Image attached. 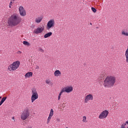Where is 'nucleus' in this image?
Here are the masks:
<instances>
[{"label": "nucleus", "instance_id": "nucleus-1", "mask_svg": "<svg viewBox=\"0 0 128 128\" xmlns=\"http://www.w3.org/2000/svg\"><path fill=\"white\" fill-rule=\"evenodd\" d=\"M10 26H16L22 22V18L16 14H12L8 20Z\"/></svg>", "mask_w": 128, "mask_h": 128}, {"label": "nucleus", "instance_id": "nucleus-2", "mask_svg": "<svg viewBox=\"0 0 128 128\" xmlns=\"http://www.w3.org/2000/svg\"><path fill=\"white\" fill-rule=\"evenodd\" d=\"M116 78L114 76H107L104 81L103 86L105 88H112L116 84Z\"/></svg>", "mask_w": 128, "mask_h": 128}, {"label": "nucleus", "instance_id": "nucleus-3", "mask_svg": "<svg viewBox=\"0 0 128 128\" xmlns=\"http://www.w3.org/2000/svg\"><path fill=\"white\" fill-rule=\"evenodd\" d=\"M20 62L18 60L15 61L8 66V70L9 72H14L20 68Z\"/></svg>", "mask_w": 128, "mask_h": 128}, {"label": "nucleus", "instance_id": "nucleus-4", "mask_svg": "<svg viewBox=\"0 0 128 128\" xmlns=\"http://www.w3.org/2000/svg\"><path fill=\"white\" fill-rule=\"evenodd\" d=\"M28 118H30V109L28 108H25L21 113L20 118L22 120H26Z\"/></svg>", "mask_w": 128, "mask_h": 128}, {"label": "nucleus", "instance_id": "nucleus-5", "mask_svg": "<svg viewBox=\"0 0 128 128\" xmlns=\"http://www.w3.org/2000/svg\"><path fill=\"white\" fill-rule=\"evenodd\" d=\"M32 95L31 96V102H34V100L38 98V91L36 88L32 89Z\"/></svg>", "mask_w": 128, "mask_h": 128}, {"label": "nucleus", "instance_id": "nucleus-6", "mask_svg": "<svg viewBox=\"0 0 128 128\" xmlns=\"http://www.w3.org/2000/svg\"><path fill=\"white\" fill-rule=\"evenodd\" d=\"M108 110H106L102 111L98 116L99 120H104V118H106L108 116Z\"/></svg>", "mask_w": 128, "mask_h": 128}, {"label": "nucleus", "instance_id": "nucleus-7", "mask_svg": "<svg viewBox=\"0 0 128 128\" xmlns=\"http://www.w3.org/2000/svg\"><path fill=\"white\" fill-rule=\"evenodd\" d=\"M56 24V22H54V20L52 19L50 20L46 24V28L47 30H50L52 28H54Z\"/></svg>", "mask_w": 128, "mask_h": 128}, {"label": "nucleus", "instance_id": "nucleus-8", "mask_svg": "<svg viewBox=\"0 0 128 128\" xmlns=\"http://www.w3.org/2000/svg\"><path fill=\"white\" fill-rule=\"evenodd\" d=\"M61 90L63 92H67V94H70V92H72L74 90V88L72 86H67L62 88Z\"/></svg>", "mask_w": 128, "mask_h": 128}, {"label": "nucleus", "instance_id": "nucleus-9", "mask_svg": "<svg viewBox=\"0 0 128 128\" xmlns=\"http://www.w3.org/2000/svg\"><path fill=\"white\" fill-rule=\"evenodd\" d=\"M90 100H94V96L92 94H88L84 99V102L85 104H88Z\"/></svg>", "mask_w": 128, "mask_h": 128}, {"label": "nucleus", "instance_id": "nucleus-10", "mask_svg": "<svg viewBox=\"0 0 128 128\" xmlns=\"http://www.w3.org/2000/svg\"><path fill=\"white\" fill-rule=\"evenodd\" d=\"M18 10H19L20 14V16H26V12L24 8L22 6H20L19 7Z\"/></svg>", "mask_w": 128, "mask_h": 128}, {"label": "nucleus", "instance_id": "nucleus-11", "mask_svg": "<svg viewBox=\"0 0 128 128\" xmlns=\"http://www.w3.org/2000/svg\"><path fill=\"white\" fill-rule=\"evenodd\" d=\"M44 30V27H38L37 28L35 29L34 31V34H42V32Z\"/></svg>", "mask_w": 128, "mask_h": 128}, {"label": "nucleus", "instance_id": "nucleus-12", "mask_svg": "<svg viewBox=\"0 0 128 128\" xmlns=\"http://www.w3.org/2000/svg\"><path fill=\"white\" fill-rule=\"evenodd\" d=\"M52 116H54V110L51 109L49 116L47 120V122H46L47 124H50V120H52Z\"/></svg>", "mask_w": 128, "mask_h": 128}, {"label": "nucleus", "instance_id": "nucleus-13", "mask_svg": "<svg viewBox=\"0 0 128 128\" xmlns=\"http://www.w3.org/2000/svg\"><path fill=\"white\" fill-rule=\"evenodd\" d=\"M42 16H38L35 18V22L36 24H40L42 22Z\"/></svg>", "mask_w": 128, "mask_h": 128}, {"label": "nucleus", "instance_id": "nucleus-14", "mask_svg": "<svg viewBox=\"0 0 128 128\" xmlns=\"http://www.w3.org/2000/svg\"><path fill=\"white\" fill-rule=\"evenodd\" d=\"M54 76L56 78H58V76H62V72L60 70H56L54 72Z\"/></svg>", "mask_w": 128, "mask_h": 128}, {"label": "nucleus", "instance_id": "nucleus-15", "mask_svg": "<svg viewBox=\"0 0 128 128\" xmlns=\"http://www.w3.org/2000/svg\"><path fill=\"white\" fill-rule=\"evenodd\" d=\"M32 72H28L24 75V78L26 79L30 78H32Z\"/></svg>", "mask_w": 128, "mask_h": 128}, {"label": "nucleus", "instance_id": "nucleus-16", "mask_svg": "<svg viewBox=\"0 0 128 128\" xmlns=\"http://www.w3.org/2000/svg\"><path fill=\"white\" fill-rule=\"evenodd\" d=\"M52 35V32H49L44 35V38H50V36H51Z\"/></svg>", "mask_w": 128, "mask_h": 128}, {"label": "nucleus", "instance_id": "nucleus-17", "mask_svg": "<svg viewBox=\"0 0 128 128\" xmlns=\"http://www.w3.org/2000/svg\"><path fill=\"white\" fill-rule=\"evenodd\" d=\"M122 36H128V32L122 30Z\"/></svg>", "mask_w": 128, "mask_h": 128}, {"label": "nucleus", "instance_id": "nucleus-18", "mask_svg": "<svg viewBox=\"0 0 128 128\" xmlns=\"http://www.w3.org/2000/svg\"><path fill=\"white\" fill-rule=\"evenodd\" d=\"M23 44L24 46H30V44L28 42V41H24Z\"/></svg>", "mask_w": 128, "mask_h": 128}, {"label": "nucleus", "instance_id": "nucleus-19", "mask_svg": "<svg viewBox=\"0 0 128 128\" xmlns=\"http://www.w3.org/2000/svg\"><path fill=\"white\" fill-rule=\"evenodd\" d=\"M83 119L82 120V122H88V120H86V116H84Z\"/></svg>", "mask_w": 128, "mask_h": 128}, {"label": "nucleus", "instance_id": "nucleus-20", "mask_svg": "<svg viewBox=\"0 0 128 128\" xmlns=\"http://www.w3.org/2000/svg\"><path fill=\"white\" fill-rule=\"evenodd\" d=\"M64 92H62L61 90L58 96V100H60V96H62V94Z\"/></svg>", "mask_w": 128, "mask_h": 128}, {"label": "nucleus", "instance_id": "nucleus-21", "mask_svg": "<svg viewBox=\"0 0 128 128\" xmlns=\"http://www.w3.org/2000/svg\"><path fill=\"white\" fill-rule=\"evenodd\" d=\"M46 84H52V82L50 81V80L47 79L46 80Z\"/></svg>", "mask_w": 128, "mask_h": 128}, {"label": "nucleus", "instance_id": "nucleus-22", "mask_svg": "<svg viewBox=\"0 0 128 128\" xmlns=\"http://www.w3.org/2000/svg\"><path fill=\"white\" fill-rule=\"evenodd\" d=\"M6 97H4L2 98V99L1 100L0 102H6Z\"/></svg>", "mask_w": 128, "mask_h": 128}, {"label": "nucleus", "instance_id": "nucleus-23", "mask_svg": "<svg viewBox=\"0 0 128 128\" xmlns=\"http://www.w3.org/2000/svg\"><path fill=\"white\" fill-rule=\"evenodd\" d=\"M91 10L93 12H96V8L92 7L91 8Z\"/></svg>", "mask_w": 128, "mask_h": 128}, {"label": "nucleus", "instance_id": "nucleus-24", "mask_svg": "<svg viewBox=\"0 0 128 128\" xmlns=\"http://www.w3.org/2000/svg\"><path fill=\"white\" fill-rule=\"evenodd\" d=\"M56 122H60V118H56Z\"/></svg>", "mask_w": 128, "mask_h": 128}, {"label": "nucleus", "instance_id": "nucleus-25", "mask_svg": "<svg viewBox=\"0 0 128 128\" xmlns=\"http://www.w3.org/2000/svg\"><path fill=\"white\" fill-rule=\"evenodd\" d=\"M12 2H10V4H9V8H12Z\"/></svg>", "mask_w": 128, "mask_h": 128}, {"label": "nucleus", "instance_id": "nucleus-26", "mask_svg": "<svg viewBox=\"0 0 128 128\" xmlns=\"http://www.w3.org/2000/svg\"><path fill=\"white\" fill-rule=\"evenodd\" d=\"M128 126V120L124 124V126Z\"/></svg>", "mask_w": 128, "mask_h": 128}, {"label": "nucleus", "instance_id": "nucleus-27", "mask_svg": "<svg viewBox=\"0 0 128 128\" xmlns=\"http://www.w3.org/2000/svg\"><path fill=\"white\" fill-rule=\"evenodd\" d=\"M35 68H36V70H40V66H36Z\"/></svg>", "mask_w": 128, "mask_h": 128}, {"label": "nucleus", "instance_id": "nucleus-28", "mask_svg": "<svg viewBox=\"0 0 128 128\" xmlns=\"http://www.w3.org/2000/svg\"><path fill=\"white\" fill-rule=\"evenodd\" d=\"M17 54H22V52H20V51H18V52H17Z\"/></svg>", "mask_w": 128, "mask_h": 128}, {"label": "nucleus", "instance_id": "nucleus-29", "mask_svg": "<svg viewBox=\"0 0 128 128\" xmlns=\"http://www.w3.org/2000/svg\"><path fill=\"white\" fill-rule=\"evenodd\" d=\"M40 52H44V49L40 48Z\"/></svg>", "mask_w": 128, "mask_h": 128}, {"label": "nucleus", "instance_id": "nucleus-30", "mask_svg": "<svg viewBox=\"0 0 128 128\" xmlns=\"http://www.w3.org/2000/svg\"><path fill=\"white\" fill-rule=\"evenodd\" d=\"M2 104H4L2 102H0V106H2Z\"/></svg>", "mask_w": 128, "mask_h": 128}, {"label": "nucleus", "instance_id": "nucleus-31", "mask_svg": "<svg viewBox=\"0 0 128 128\" xmlns=\"http://www.w3.org/2000/svg\"><path fill=\"white\" fill-rule=\"evenodd\" d=\"M27 128H32V126H28Z\"/></svg>", "mask_w": 128, "mask_h": 128}, {"label": "nucleus", "instance_id": "nucleus-32", "mask_svg": "<svg viewBox=\"0 0 128 128\" xmlns=\"http://www.w3.org/2000/svg\"><path fill=\"white\" fill-rule=\"evenodd\" d=\"M12 120H14V117H12Z\"/></svg>", "mask_w": 128, "mask_h": 128}, {"label": "nucleus", "instance_id": "nucleus-33", "mask_svg": "<svg viewBox=\"0 0 128 128\" xmlns=\"http://www.w3.org/2000/svg\"><path fill=\"white\" fill-rule=\"evenodd\" d=\"M124 128V127H122V128ZM126 128H128V126Z\"/></svg>", "mask_w": 128, "mask_h": 128}, {"label": "nucleus", "instance_id": "nucleus-34", "mask_svg": "<svg viewBox=\"0 0 128 128\" xmlns=\"http://www.w3.org/2000/svg\"><path fill=\"white\" fill-rule=\"evenodd\" d=\"M2 98V96H0V100Z\"/></svg>", "mask_w": 128, "mask_h": 128}, {"label": "nucleus", "instance_id": "nucleus-35", "mask_svg": "<svg viewBox=\"0 0 128 128\" xmlns=\"http://www.w3.org/2000/svg\"><path fill=\"white\" fill-rule=\"evenodd\" d=\"M64 103H63L62 106H64Z\"/></svg>", "mask_w": 128, "mask_h": 128}, {"label": "nucleus", "instance_id": "nucleus-36", "mask_svg": "<svg viewBox=\"0 0 128 128\" xmlns=\"http://www.w3.org/2000/svg\"><path fill=\"white\" fill-rule=\"evenodd\" d=\"M102 77H101V80H102Z\"/></svg>", "mask_w": 128, "mask_h": 128}, {"label": "nucleus", "instance_id": "nucleus-37", "mask_svg": "<svg viewBox=\"0 0 128 128\" xmlns=\"http://www.w3.org/2000/svg\"><path fill=\"white\" fill-rule=\"evenodd\" d=\"M90 24H91V25H92V23H90Z\"/></svg>", "mask_w": 128, "mask_h": 128}]
</instances>
